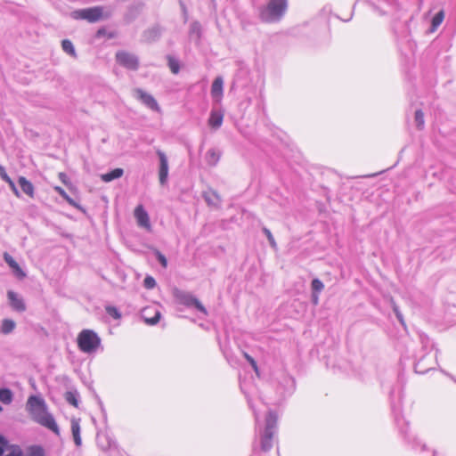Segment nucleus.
Listing matches in <instances>:
<instances>
[{
	"label": "nucleus",
	"instance_id": "nucleus-31",
	"mask_svg": "<svg viewBox=\"0 0 456 456\" xmlns=\"http://www.w3.org/2000/svg\"><path fill=\"white\" fill-rule=\"evenodd\" d=\"M65 398L69 403H70L71 405H73L75 407H77L78 402H77L76 395L73 393H71V392L66 393Z\"/></svg>",
	"mask_w": 456,
	"mask_h": 456
},
{
	"label": "nucleus",
	"instance_id": "nucleus-18",
	"mask_svg": "<svg viewBox=\"0 0 456 456\" xmlns=\"http://www.w3.org/2000/svg\"><path fill=\"white\" fill-rule=\"evenodd\" d=\"M71 432L76 445L80 446L82 441L80 437V424L78 419H73L71 420Z\"/></svg>",
	"mask_w": 456,
	"mask_h": 456
},
{
	"label": "nucleus",
	"instance_id": "nucleus-7",
	"mask_svg": "<svg viewBox=\"0 0 456 456\" xmlns=\"http://www.w3.org/2000/svg\"><path fill=\"white\" fill-rule=\"evenodd\" d=\"M134 216L136 219L137 224L147 231H151V224L148 213L143 208L142 205H138L134 211Z\"/></svg>",
	"mask_w": 456,
	"mask_h": 456
},
{
	"label": "nucleus",
	"instance_id": "nucleus-2",
	"mask_svg": "<svg viewBox=\"0 0 456 456\" xmlns=\"http://www.w3.org/2000/svg\"><path fill=\"white\" fill-rule=\"evenodd\" d=\"M288 8V0H270L260 11V18L265 22L280 20Z\"/></svg>",
	"mask_w": 456,
	"mask_h": 456
},
{
	"label": "nucleus",
	"instance_id": "nucleus-5",
	"mask_svg": "<svg viewBox=\"0 0 456 456\" xmlns=\"http://www.w3.org/2000/svg\"><path fill=\"white\" fill-rule=\"evenodd\" d=\"M103 7L102 6L81 9L73 12V18L77 20H86L91 23L99 21L100 20L103 19Z\"/></svg>",
	"mask_w": 456,
	"mask_h": 456
},
{
	"label": "nucleus",
	"instance_id": "nucleus-14",
	"mask_svg": "<svg viewBox=\"0 0 456 456\" xmlns=\"http://www.w3.org/2000/svg\"><path fill=\"white\" fill-rule=\"evenodd\" d=\"M0 177L8 183V185L10 186L12 191L13 192V194L20 198V191H18L14 182L11 179V177L7 175L6 171H5V168L3 167V166H0Z\"/></svg>",
	"mask_w": 456,
	"mask_h": 456
},
{
	"label": "nucleus",
	"instance_id": "nucleus-11",
	"mask_svg": "<svg viewBox=\"0 0 456 456\" xmlns=\"http://www.w3.org/2000/svg\"><path fill=\"white\" fill-rule=\"evenodd\" d=\"M7 297L10 301L11 306L14 310L18 312H24L26 310V305L23 299L20 297L17 293L10 290L7 292Z\"/></svg>",
	"mask_w": 456,
	"mask_h": 456
},
{
	"label": "nucleus",
	"instance_id": "nucleus-9",
	"mask_svg": "<svg viewBox=\"0 0 456 456\" xmlns=\"http://www.w3.org/2000/svg\"><path fill=\"white\" fill-rule=\"evenodd\" d=\"M157 153L159 158V183L161 184H165L167 180V175H168L167 159L165 153L162 152L161 151H158Z\"/></svg>",
	"mask_w": 456,
	"mask_h": 456
},
{
	"label": "nucleus",
	"instance_id": "nucleus-15",
	"mask_svg": "<svg viewBox=\"0 0 456 456\" xmlns=\"http://www.w3.org/2000/svg\"><path fill=\"white\" fill-rule=\"evenodd\" d=\"M223 79L221 77H216L211 87V94L214 98L220 100L223 95Z\"/></svg>",
	"mask_w": 456,
	"mask_h": 456
},
{
	"label": "nucleus",
	"instance_id": "nucleus-26",
	"mask_svg": "<svg viewBox=\"0 0 456 456\" xmlns=\"http://www.w3.org/2000/svg\"><path fill=\"white\" fill-rule=\"evenodd\" d=\"M61 47H62L63 51L66 52L67 53H69L72 56H76L75 49L73 47L71 41H69L68 39L62 40Z\"/></svg>",
	"mask_w": 456,
	"mask_h": 456
},
{
	"label": "nucleus",
	"instance_id": "nucleus-34",
	"mask_svg": "<svg viewBox=\"0 0 456 456\" xmlns=\"http://www.w3.org/2000/svg\"><path fill=\"white\" fill-rule=\"evenodd\" d=\"M263 232L266 235L271 246L273 248L276 247V242H275L274 238H273L272 232H270V230L265 227V228H263Z\"/></svg>",
	"mask_w": 456,
	"mask_h": 456
},
{
	"label": "nucleus",
	"instance_id": "nucleus-13",
	"mask_svg": "<svg viewBox=\"0 0 456 456\" xmlns=\"http://www.w3.org/2000/svg\"><path fill=\"white\" fill-rule=\"evenodd\" d=\"M151 311V308H150V307L143 308L142 318L146 324L155 325L159 322L161 314L159 310H155L153 313V315H151V314H150Z\"/></svg>",
	"mask_w": 456,
	"mask_h": 456
},
{
	"label": "nucleus",
	"instance_id": "nucleus-22",
	"mask_svg": "<svg viewBox=\"0 0 456 456\" xmlns=\"http://www.w3.org/2000/svg\"><path fill=\"white\" fill-rule=\"evenodd\" d=\"M273 437V431L265 430L262 438V448L266 451L272 446V440Z\"/></svg>",
	"mask_w": 456,
	"mask_h": 456
},
{
	"label": "nucleus",
	"instance_id": "nucleus-3",
	"mask_svg": "<svg viewBox=\"0 0 456 456\" xmlns=\"http://www.w3.org/2000/svg\"><path fill=\"white\" fill-rule=\"evenodd\" d=\"M78 348L84 353L95 351L101 344L98 335L91 330H83L77 338Z\"/></svg>",
	"mask_w": 456,
	"mask_h": 456
},
{
	"label": "nucleus",
	"instance_id": "nucleus-24",
	"mask_svg": "<svg viewBox=\"0 0 456 456\" xmlns=\"http://www.w3.org/2000/svg\"><path fill=\"white\" fill-rule=\"evenodd\" d=\"M167 62H168V67L171 70V72L173 74H178L179 71H180V64H179V61L174 58L173 56L171 55H168L167 57Z\"/></svg>",
	"mask_w": 456,
	"mask_h": 456
},
{
	"label": "nucleus",
	"instance_id": "nucleus-39",
	"mask_svg": "<svg viewBox=\"0 0 456 456\" xmlns=\"http://www.w3.org/2000/svg\"><path fill=\"white\" fill-rule=\"evenodd\" d=\"M104 29L103 28H101L98 30L97 34L100 36V35H103L104 34Z\"/></svg>",
	"mask_w": 456,
	"mask_h": 456
},
{
	"label": "nucleus",
	"instance_id": "nucleus-28",
	"mask_svg": "<svg viewBox=\"0 0 456 456\" xmlns=\"http://www.w3.org/2000/svg\"><path fill=\"white\" fill-rule=\"evenodd\" d=\"M55 191H57L64 200H66L70 205L76 206L74 200L66 193V191L60 186L54 187Z\"/></svg>",
	"mask_w": 456,
	"mask_h": 456
},
{
	"label": "nucleus",
	"instance_id": "nucleus-10",
	"mask_svg": "<svg viewBox=\"0 0 456 456\" xmlns=\"http://www.w3.org/2000/svg\"><path fill=\"white\" fill-rule=\"evenodd\" d=\"M4 259L6 262V264L10 266V268L12 270L16 277H18L19 279H24L26 277L25 272L20 268L19 264L9 253H4Z\"/></svg>",
	"mask_w": 456,
	"mask_h": 456
},
{
	"label": "nucleus",
	"instance_id": "nucleus-19",
	"mask_svg": "<svg viewBox=\"0 0 456 456\" xmlns=\"http://www.w3.org/2000/svg\"><path fill=\"white\" fill-rule=\"evenodd\" d=\"M265 422V430L273 431L278 422L277 413L274 411H269L266 415Z\"/></svg>",
	"mask_w": 456,
	"mask_h": 456
},
{
	"label": "nucleus",
	"instance_id": "nucleus-12",
	"mask_svg": "<svg viewBox=\"0 0 456 456\" xmlns=\"http://www.w3.org/2000/svg\"><path fill=\"white\" fill-rule=\"evenodd\" d=\"M18 183L21 191L30 199L35 197V187L33 183L24 176H20Z\"/></svg>",
	"mask_w": 456,
	"mask_h": 456
},
{
	"label": "nucleus",
	"instance_id": "nucleus-4",
	"mask_svg": "<svg viewBox=\"0 0 456 456\" xmlns=\"http://www.w3.org/2000/svg\"><path fill=\"white\" fill-rule=\"evenodd\" d=\"M173 295H174L175 300L179 304L186 305V306H194L200 312L207 314V310L204 307V305L196 297H194L191 293L183 291L179 289H175L173 290Z\"/></svg>",
	"mask_w": 456,
	"mask_h": 456
},
{
	"label": "nucleus",
	"instance_id": "nucleus-25",
	"mask_svg": "<svg viewBox=\"0 0 456 456\" xmlns=\"http://www.w3.org/2000/svg\"><path fill=\"white\" fill-rule=\"evenodd\" d=\"M28 456H45V451L40 445H32L28 449Z\"/></svg>",
	"mask_w": 456,
	"mask_h": 456
},
{
	"label": "nucleus",
	"instance_id": "nucleus-35",
	"mask_svg": "<svg viewBox=\"0 0 456 456\" xmlns=\"http://www.w3.org/2000/svg\"><path fill=\"white\" fill-rule=\"evenodd\" d=\"M144 285L148 289H152L155 287L156 281L152 277L148 276L144 279Z\"/></svg>",
	"mask_w": 456,
	"mask_h": 456
},
{
	"label": "nucleus",
	"instance_id": "nucleus-32",
	"mask_svg": "<svg viewBox=\"0 0 456 456\" xmlns=\"http://www.w3.org/2000/svg\"><path fill=\"white\" fill-rule=\"evenodd\" d=\"M5 456H23L21 449L17 445H12L10 452Z\"/></svg>",
	"mask_w": 456,
	"mask_h": 456
},
{
	"label": "nucleus",
	"instance_id": "nucleus-21",
	"mask_svg": "<svg viewBox=\"0 0 456 456\" xmlns=\"http://www.w3.org/2000/svg\"><path fill=\"white\" fill-rule=\"evenodd\" d=\"M15 327H16V323L14 321H12L11 319H4L2 321V324H1V332L5 335L9 334L12 331H13Z\"/></svg>",
	"mask_w": 456,
	"mask_h": 456
},
{
	"label": "nucleus",
	"instance_id": "nucleus-33",
	"mask_svg": "<svg viewBox=\"0 0 456 456\" xmlns=\"http://www.w3.org/2000/svg\"><path fill=\"white\" fill-rule=\"evenodd\" d=\"M155 255H156L158 260L159 261V263L161 264V265L164 268H166L167 266V261L166 256L159 250H155Z\"/></svg>",
	"mask_w": 456,
	"mask_h": 456
},
{
	"label": "nucleus",
	"instance_id": "nucleus-1",
	"mask_svg": "<svg viewBox=\"0 0 456 456\" xmlns=\"http://www.w3.org/2000/svg\"><path fill=\"white\" fill-rule=\"evenodd\" d=\"M26 409L34 421L50 429L55 435H60L59 427L53 415L47 411L46 404L42 398L36 395L29 396Z\"/></svg>",
	"mask_w": 456,
	"mask_h": 456
},
{
	"label": "nucleus",
	"instance_id": "nucleus-23",
	"mask_svg": "<svg viewBox=\"0 0 456 456\" xmlns=\"http://www.w3.org/2000/svg\"><path fill=\"white\" fill-rule=\"evenodd\" d=\"M444 19V12L443 10H441L432 19L431 32H434L436 30L438 26H440V24L443 22Z\"/></svg>",
	"mask_w": 456,
	"mask_h": 456
},
{
	"label": "nucleus",
	"instance_id": "nucleus-6",
	"mask_svg": "<svg viewBox=\"0 0 456 456\" xmlns=\"http://www.w3.org/2000/svg\"><path fill=\"white\" fill-rule=\"evenodd\" d=\"M117 62L124 68L131 70H136L139 67L137 57L128 52L118 51L116 53Z\"/></svg>",
	"mask_w": 456,
	"mask_h": 456
},
{
	"label": "nucleus",
	"instance_id": "nucleus-16",
	"mask_svg": "<svg viewBox=\"0 0 456 456\" xmlns=\"http://www.w3.org/2000/svg\"><path fill=\"white\" fill-rule=\"evenodd\" d=\"M224 119V114L221 111H211L208 118V125L213 128L221 126Z\"/></svg>",
	"mask_w": 456,
	"mask_h": 456
},
{
	"label": "nucleus",
	"instance_id": "nucleus-38",
	"mask_svg": "<svg viewBox=\"0 0 456 456\" xmlns=\"http://www.w3.org/2000/svg\"><path fill=\"white\" fill-rule=\"evenodd\" d=\"M323 289V284L315 279V291H320Z\"/></svg>",
	"mask_w": 456,
	"mask_h": 456
},
{
	"label": "nucleus",
	"instance_id": "nucleus-17",
	"mask_svg": "<svg viewBox=\"0 0 456 456\" xmlns=\"http://www.w3.org/2000/svg\"><path fill=\"white\" fill-rule=\"evenodd\" d=\"M123 174H124V170L122 168L118 167V168L111 170L109 173L102 174L101 175V179H102V181H103L105 183H110L112 180L120 178L123 175Z\"/></svg>",
	"mask_w": 456,
	"mask_h": 456
},
{
	"label": "nucleus",
	"instance_id": "nucleus-27",
	"mask_svg": "<svg viewBox=\"0 0 456 456\" xmlns=\"http://www.w3.org/2000/svg\"><path fill=\"white\" fill-rule=\"evenodd\" d=\"M105 310L107 314L114 319L119 320L121 318V314L115 306L108 305L106 306Z\"/></svg>",
	"mask_w": 456,
	"mask_h": 456
},
{
	"label": "nucleus",
	"instance_id": "nucleus-40",
	"mask_svg": "<svg viewBox=\"0 0 456 456\" xmlns=\"http://www.w3.org/2000/svg\"><path fill=\"white\" fill-rule=\"evenodd\" d=\"M3 411V407L0 405V413Z\"/></svg>",
	"mask_w": 456,
	"mask_h": 456
},
{
	"label": "nucleus",
	"instance_id": "nucleus-8",
	"mask_svg": "<svg viewBox=\"0 0 456 456\" xmlns=\"http://www.w3.org/2000/svg\"><path fill=\"white\" fill-rule=\"evenodd\" d=\"M135 94L138 99L141 100L148 108L154 111H159V106L152 95L139 88L135 89Z\"/></svg>",
	"mask_w": 456,
	"mask_h": 456
},
{
	"label": "nucleus",
	"instance_id": "nucleus-30",
	"mask_svg": "<svg viewBox=\"0 0 456 456\" xmlns=\"http://www.w3.org/2000/svg\"><path fill=\"white\" fill-rule=\"evenodd\" d=\"M243 356L245 359L249 362V364L252 366L253 370H255L256 374L259 375V370L256 364V362L252 358L248 353L244 352Z\"/></svg>",
	"mask_w": 456,
	"mask_h": 456
},
{
	"label": "nucleus",
	"instance_id": "nucleus-36",
	"mask_svg": "<svg viewBox=\"0 0 456 456\" xmlns=\"http://www.w3.org/2000/svg\"><path fill=\"white\" fill-rule=\"evenodd\" d=\"M7 444V441L5 440V438L0 435V456L3 455L4 453V446H5Z\"/></svg>",
	"mask_w": 456,
	"mask_h": 456
},
{
	"label": "nucleus",
	"instance_id": "nucleus-37",
	"mask_svg": "<svg viewBox=\"0 0 456 456\" xmlns=\"http://www.w3.org/2000/svg\"><path fill=\"white\" fill-rule=\"evenodd\" d=\"M58 176H59V179H60V180H61L64 184H68V180H69V179H68V176H67V175H66L65 173L61 172V173H59Z\"/></svg>",
	"mask_w": 456,
	"mask_h": 456
},
{
	"label": "nucleus",
	"instance_id": "nucleus-29",
	"mask_svg": "<svg viewBox=\"0 0 456 456\" xmlns=\"http://www.w3.org/2000/svg\"><path fill=\"white\" fill-rule=\"evenodd\" d=\"M415 122L419 128H422L424 126V114L420 110H416L415 112Z\"/></svg>",
	"mask_w": 456,
	"mask_h": 456
},
{
	"label": "nucleus",
	"instance_id": "nucleus-20",
	"mask_svg": "<svg viewBox=\"0 0 456 456\" xmlns=\"http://www.w3.org/2000/svg\"><path fill=\"white\" fill-rule=\"evenodd\" d=\"M13 400V394L9 388H0V402L4 404H11Z\"/></svg>",
	"mask_w": 456,
	"mask_h": 456
}]
</instances>
